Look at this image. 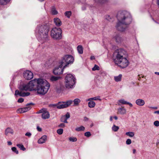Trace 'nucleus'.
Instances as JSON below:
<instances>
[{"label":"nucleus","mask_w":159,"mask_h":159,"mask_svg":"<svg viewBox=\"0 0 159 159\" xmlns=\"http://www.w3.org/2000/svg\"><path fill=\"white\" fill-rule=\"evenodd\" d=\"M42 79H35L30 81L27 84L20 85L19 87L20 90H16L15 91V96L17 97L19 96L20 97H25L29 96L30 94L29 92H23V91H36L38 84L39 83L42 82Z\"/></svg>","instance_id":"1"},{"label":"nucleus","mask_w":159,"mask_h":159,"mask_svg":"<svg viewBox=\"0 0 159 159\" xmlns=\"http://www.w3.org/2000/svg\"><path fill=\"white\" fill-rule=\"evenodd\" d=\"M117 18L118 22L117 24L116 28L118 30L121 32L125 31L126 25L129 24L132 20L130 14L126 11L119 12L117 15Z\"/></svg>","instance_id":"2"},{"label":"nucleus","mask_w":159,"mask_h":159,"mask_svg":"<svg viewBox=\"0 0 159 159\" xmlns=\"http://www.w3.org/2000/svg\"><path fill=\"white\" fill-rule=\"evenodd\" d=\"M50 29V24L43 23L38 25L35 30L36 36L41 43H44L48 40V32Z\"/></svg>","instance_id":"3"},{"label":"nucleus","mask_w":159,"mask_h":159,"mask_svg":"<svg viewBox=\"0 0 159 159\" xmlns=\"http://www.w3.org/2000/svg\"><path fill=\"white\" fill-rule=\"evenodd\" d=\"M126 53V52L124 49L119 48L116 50L113 54L115 63L122 68L126 67L129 64L128 60L124 57Z\"/></svg>","instance_id":"4"},{"label":"nucleus","mask_w":159,"mask_h":159,"mask_svg":"<svg viewBox=\"0 0 159 159\" xmlns=\"http://www.w3.org/2000/svg\"><path fill=\"white\" fill-rule=\"evenodd\" d=\"M42 82L38 84L36 90L38 94L44 95L46 94L49 88L50 84L45 80L42 79Z\"/></svg>","instance_id":"5"},{"label":"nucleus","mask_w":159,"mask_h":159,"mask_svg":"<svg viewBox=\"0 0 159 159\" xmlns=\"http://www.w3.org/2000/svg\"><path fill=\"white\" fill-rule=\"evenodd\" d=\"M65 86L68 89H72L75 83V79L73 75L70 74H67L65 78Z\"/></svg>","instance_id":"6"},{"label":"nucleus","mask_w":159,"mask_h":159,"mask_svg":"<svg viewBox=\"0 0 159 159\" xmlns=\"http://www.w3.org/2000/svg\"><path fill=\"white\" fill-rule=\"evenodd\" d=\"M74 61V57L71 55H66L63 57L61 60L60 61V63L63 66L64 68H65L69 64H72Z\"/></svg>","instance_id":"7"},{"label":"nucleus","mask_w":159,"mask_h":159,"mask_svg":"<svg viewBox=\"0 0 159 159\" xmlns=\"http://www.w3.org/2000/svg\"><path fill=\"white\" fill-rule=\"evenodd\" d=\"M62 31L60 28H54L51 31V35L54 39H60L61 38Z\"/></svg>","instance_id":"8"},{"label":"nucleus","mask_w":159,"mask_h":159,"mask_svg":"<svg viewBox=\"0 0 159 159\" xmlns=\"http://www.w3.org/2000/svg\"><path fill=\"white\" fill-rule=\"evenodd\" d=\"M73 102V101L70 100L66 102H60L58 103L57 108L59 109L66 108L70 106Z\"/></svg>","instance_id":"9"},{"label":"nucleus","mask_w":159,"mask_h":159,"mask_svg":"<svg viewBox=\"0 0 159 159\" xmlns=\"http://www.w3.org/2000/svg\"><path fill=\"white\" fill-rule=\"evenodd\" d=\"M59 66L56 67L53 70V73L55 75H59L63 73L64 68L63 66L59 63Z\"/></svg>","instance_id":"10"},{"label":"nucleus","mask_w":159,"mask_h":159,"mask_svg":"<svg viewBox=\"0 0 159 159\" xmlns=\"http://www.w3.org/2000/svg\"><path fill=\"white\" fill-rule=\"evenodd\" d=\"M24 77L26 80H30L33 77V73L30 70H26L24 73Z\"/></svg>","instance_id":"11"},{"label":"nucleus","mask_w":159,"mask_h":159,"mask_svg":"<svg viewBox=\"0 0 159 159\" xmlns=\"http://www.w3.org/2000/svg\"><path fill=\"white\" fill-rule=\"evenodd\" d=\"M34 105V104L32 102L30 103H28L26 105V107H25L22 108V111L24 112H26L30 110L31 107L30 106V105Z\"/></svg>","instance_id":"12"},{"label":"nucleus","mask_w":159,"mask_h":159,"mask_svg":"<svg viewBox=\"0 0 159 159\" xmlns=\"http://www.w3.org/2000/svg\"><path fill=\"white\" fill-rule=\"evenodd\" d=\"M118 102H119L118 105H120V104H128L130 107L133 106V105L131 103L125 101L124 99H121L119 100Z\"/></svg>","instance_id":"13"},{"label":"nucleus","mask_w":159,"mask_h":159,"mask_svg":"<svg viewBox=\"0 0 159 159\" xmlns=\"http://www.w3.org/2000/svg\"><path fill=\"white\" fill-rule=\"evenodd\" d=\"M64 87L63 84L61 83H59L57 86L56 87V89L58 92H60L61 91L63 90L64 89Z\"/></svg>","instance_id":"14"},{"label":"nucleus","mask_w":159,"mask_h":159,"mask_svg":"<svg viewBox=\"0 0 159 159\" xmlns=\"http://www.w3.org/2000/svg\"><path fill=\"white\" fill-rule=\"evenodd\" d=\"M135 103L137 105L140 106H143L145 104L144 101L141 99H138L136 100Z\"/></svg>","instance_id":"15"},{"label":"nucleus","mask_w":159,"mask_h":159,"mask_svg":"<svg viewBox=\"0 0 159 159\" xmlns=\"http://www.w3.org/2000/svg\"><path fill=\"white\" fill-rule=\"evenodd\" d=\"M114 38L116 41L118 43H120L123 41L122 38L119 34H116L114 37Z\"/></svg>","instance_id":"16"},{"label":"nucleus","mask_w":159,"mask_h":159,"mask_svg":"<svg viewBox=\"0 0 159 159\" xmlns=\"http://www.w3.org/2000/svg\"><path fill=\"white\" fill-rule=\"evenodd\" d=\"M42 118L43 119H46L49 118L50 114L48 111H44L42 115Z\"/></svg>","instance_id":"17"},{"label":"nucleus","mask_w":159,"mask_h":159,"mask_svg":"<svg viewBox=\"0 0 159 159\" xmlns=\"http://www.w3.org/2000/svg\"><path fill=\"white\" fill-rule=\"evenodd\" d=\"M54 22L55 25L57 26H60L62 24V22L61 20L57 17L54 19Z\"/></svg>","instance_id":"18"},{"label":"nucleus","mask_w":159,"mask_h":159,"mask_svg":"<svg viewBox=\"0 0 159 159\" xmlns=\"http://www.w3.org/2000/svg\"><path fill=\"white\" fill-rule=\"evenodd\" d=\"M47 139V136L46 135H43L39 139L38 143L40 144L43 143L45 142Z\"/></svg>","instance_id":"19"},{"label":"nucleus","mask_w":159,"mask_h":159,"mask_svg":"<svg viewBox=\"0 0 159 159\" xmlns=\"http://www.w3.org/2000/svg\"><path fill=\"white\" fill-rule=\"evenodd\" d=\"M60 76H51L50 78V80L52 82H55L61 79Z\"/></svg>","instance_id":"20"},{"label":"nucleus","mask_w":159,"mask_h":159,"mask_svg":"<svg viewBox=\"0 0 159 159\" xmlns=\"http://www.w3.org/2000/svg\"><path fill=\"white\" fill-rule=\"evenodd\" d=\"M118 112L121 114H124L126 113V110L124 107H122L118 109Z\"/></svg>","instance_id":"21"},{"label":"nucleus","mask_w":159,"mask_h":159,"mask_svg":"<svg viewBox=\"0 0 159 159\" xmlns=\"http://www.w3.org/2000/svg\"><path fill=\"white\" fill-rule=\"evenodd\" d=\"M122 75L120 74L118 76L114 77V80L116 82H119L121 80Z\"/></svg>","instance_id":"22"},{"label":"nucleus","mask_w":159,"mask_h":159,"mask_svg":"<svg viewBox=\"0 0 159 159\" xmlns=\"http://www.w3.org/2000/svg\"><path fill=\"white\" fill-rule=\"evenodd\" d=\"M13 130L11 129L10 128H8L5 130V134L6 135H7L9 134H13Z\"/></svg>","instance_id":"23"},{"label":"nucleus","mask_w":159,"mask_h":159,"mask_svg":"<svg viewBox=\"0 0 159 159\" xmlns=\"http://www.w3.org/2000/svg\"><path fill=\"white\" fill-rule=\"evenodd\" d=\"M51 13L53 15H56L58 14V12L54 6H52L51 8Z\"/></svg>","instance_id":"24"},{"label":"nucleus","mask_w":159,"mask_h":159,"mask_svg":"<svg viewBox=\"0 0 159 159\" xmlns=\"http://www.w3.org/2000/svg\"><path fill=\"white\" fill-rule=\"evenodd\" d=\"M88 106L89 107L93 108L95 105V103L94 101H90L88 102Z\"/></svg>","instance_id":"25"},{"label":"nucleus","mask_w":159,"mask_h":159,"mask_svg":"<svg viewBox=\"0 0 159 159\" xmlns=\"http://www.w3.org/2000/svg\"><path fill=\"white\" fill-rule=\"evenodd\" d=\"M77 50L79 52L80 54H82L83 53V48L81 45H79L77 47Z\"/></svg>","instance_id":"26"},{"label":"nucleus","mask_w":159,"mask_h":159,"mask_svg":"<svg viewBox=\"0 0 159 159\" xmlns=\"http://www.w3.org/2000/svg\"><path fill=\"white\" fill-rule=\"evenodd\" d=\"M10 0H0V4L2 5H6L8 3Z\"/></svg>","instance_id":"27"},{"label":"nucleus","mask_w":159,"mask_h":159,"mask_svg":"<svg viewBox=\"0 0 159 159\" xmlns=\"http://www.w3.org/2000/svg\"><path fill=\"white\" fill-rule=\"evenodd\" d=\"M73 102H74V106H78L80 102V100L78 98H76L73 101Z\"/></svg>","instance_id":"28"},{"label":"nucleus","mask_w":159,"mask_h":159,"mask_svg":"<svg viewBox=\"0 0 159 159\" xmlns=\"http://www.w3.org/2000/svg\"><path fill=\"white\" fill-rule=\"evenodd\" d=\"M85 129V128L84 126H81L80 127H77L75 129V130L77 131H84Z\"/></svg>","instance_id":"29"},{"label":"nucleus","mask_w":159,"mask_h":159,"mask_svg":"<svg viewBox=\"0 0 159 159\" xmlns=\"http://www.w3.org/2000/svg\"><path fill=\"white\" fill-rule=\"evenodd\" d=\"M125 134L130 137H132L134 136V133L132 132H128L125 133Z\"/></svg>","instance_id":"30"},{"label":"nucleus","mask_w":159,"mask_h":159,"mask_svg":"<svg viewBox=\"0 0 159 159\" xmlns=\"http://www.w3.org/2000/svg\"><path fill=\"white\" fill-rule=\"evenodd\" d=\"M16 145L21 150L23 151H25L26 150V148L22 144H18Z\"/></svg>","instance_id":"31"},{"label":"nucleus","mask_w":159,"mask_h":159,"mask_svg":"<svg viewBox=\"0 0 159 159\" xmlns=\"http://www.w3.org/2000/svg\"><path fill=\"white\" fill-rule=\"evenodd\" d=\"M119 129V127L118 126L116 125H114L112 127V130L114 132L117 131Z\"/></svg>","instance_id":"32"},{"label":"nucleus","mask_w":159,"mask_h":159,"mask_svg":"<svg viewBox=\"0 0 159 159\" xmlns=\"http://www.w3.org/2000/svg\"><path fill=\"white\" fill-rule=\"evenodd\" d=\"M64 14L65 16L67 17L68 18H70L71 14V12L70 11H66L65 13Z\"/></svg>","instance_id":"33"},{"label":"nucleus","mask_w":159,"mask_h":159,"mask_svg":"<svg viewBox=\"0 0 159 159\" xmlns=\"http://www.w3.org/2000/svg\"><path fill=\"white\" fill-rule=\"evenodd\" d=\"M58 106V103H56V104H50L49 105V107L52 108H57V107Z\"/></svg>","instance_id":"34"},{"label":"nucleus","mask_w":159,"mask_h":159,"mask_svg":"<svg viewBox=\"0 0 159 159\" xmlns=\"http://www.w3.org/2000/svg\"><path fill=\"white\" fill-rule=\"evenodd\" d=\"M91 99L92 100H100L101 101V100L100 98V96H97L93 98H91Z\"/></svg>","instance_id":"35"},{"label":"nucleus","mask_w":159,"mask_h":159,"mask_svg":"<svg viewBox=\"0 0 159 159\" xmlns=\"http://www.w3.org/2000/svg\"><path fill=\"white\" fill-rule=\"evenodd\" d=\"M92 70L95 71L96 70H99V67L96 65H95L92 68Z\"/></svg>","instance_id":"36"},{"label":"nucleus","mask_w":159,"mask_h":159,"mask_svg":"<svg viewBox=\"0 0 159 159\" xmlns=\"http://www.w3.org/2000/svg\"><path fill=\"white\" fill-rule=\"evenodd\" d=\"M57 133L59 134H61L63 133V129H59L57 130Z\"/></svg>","instance_id":"37"},{"label":"nucleus","mask_w":159,"mask_h":159,"mask_svg":"<svg viewBox=\"0 0 159 159\" xmlns=\"http://www.w3.org/2000/svg\"><path fill=\"white\" fill-rule=\"evenodd\" d=\"M69 140L70 141L75 142L77 141V139L75 137H71L69 138Z\"/></svg>","instance_id":"38"},{"label":"nucleus","mask_w":159,"mask_h":159,"mask_svg":"<svg viewBox=\"0 0 159 159\" xmlns=\"http://www.w3.org/2000/svg\"><path fill=\"white\" fill-rule=\"evenodd\" d=\"M95 2L98 3H104L107 2V0H94Z\"/></svg>","instance_id":"39"},{"label":"nucleus","mask_w":159,"mask_h":159,"mask_svg":"<svg viewBox=\"0 0 159 159\" xmlns=\"http://www.w3.org/2000/svg\"><path fill=\"white\" fill-rule=\"evenodd\" d=\"M11 150L13 152H15L17 154H18L19 153L18 151L17 150V149L15 147H12L11 148Z\"/></svg>","instance_id":"40"},{"label":"nucleus","mask_w":159,"mask_h":159,"mask_svg":"<svg viewBox=\"0 0 159 159\" xmlns=\"http://www.w3.org/2000/svg\"><path fill=\"white\" fill-rule=\"evenodd\" d=\"M154 125L156 127H158L159 126V121L156 120L154 122Z\"/></svg>","instance_id":"41"},{"label":"nucleus","mask_w":159,"mask_h":159,"mask_svg":"<svg viewBox=\"0 0 159 159\" xmlns=\"http://www.w3.org/2000/svg\"><path fill=\"white\" fill-rule=\"evenodd\" d=\"M91 135V133L89 132H87L84 133V135L87 137H89Z\"/></svg>","instance_id":"42"},{"label":"nucleus","mask_w":159,"mask_h":159,"mask_svg":"<svg viewBox=\"0 0 159 159\" xmlns=\"http://www.w3.org/2000/svg\"><path fill=\"white\" fill-rule=\"evenodd\" d=\"M64 116H65V119H68L70 117V114L69 113L67 112L65 115Z\"/></svg>","instance_id":"43"},{"label":"nucleus","mask_w":159,"mask_h":159,"mask_svg":"<svg viewBox=\"0 0 159 159\" xmlns=\"http://www.w3.org/2000/svg\"><path fill=\"white\" fill-rule=\"evenodd\" d=\"M126 143V144L128 145L130 144L131 143V141L130 139H127Z\"/></svg>","instance_id":"44"},{"label":"nucleus","mask_w":159,"mask_h":159,"mask_svg":"<svg viewBox=\"0 0 159 159\" xmlns=\"http://www.w3.org/2000/svg\"><path fill=\"white\" fill-rule=\"evenodd\" d=\"M17 112L18 113H24L23 111H22V108L19 109L17 111Z\"/></svg>","instance_id":"45"},{"label":"nucleus","mask_w":159,"mask_h":159,"mask_svg":"<svg viewBox=\"0 0 159 159\" xmlns=\"http://www.w3.org/2000/svg\"><path fill=\"white\" fill-rule=\"evenodd\" d=\"M24 99L23 98H20L17 101L18 102L21 103L24 101Z\"/></svg>","instance_id":"46"},{"label":"nucleus","mask_w":159,"mask_h":159,"mask_svg":"<svg viewBox=\"0 0 159 159\" xmlns=\"http://www.w3.org/2000/svg\"><path fill=\"white\" fill-rule=\"evenodd\" d=\"M25 136H27L29 137H30L31 136L32 134L30 132H27V133H25Z\"/></svg>","instance_id":"47"},{"label":"nucleus","mask_w":159,"mask_h":159,"mask_svg":"<svg viewBox=\"0 0 159 159\" xmlns=\"http://www.w3.org/2000/svg\"><path fill=\"white\" fill-rule=\"evenodd\" d=\"M65 126V125L63 123H61L58 125L59 127L64 128Z\"/></svg>","instance_id":"48"},{"label":"nucleus","mask_w":159,"mask_h":159,"mask_svg":"<svg viewBox=\"0 0 159 159\" xmlns=\"http://www.w3.org/2000/svg\"><path fill=\"white\" fill-rule=\"evenodd\" d=\"M87 6H88V5H84V6H83L82 7V10L83 11L85 10L86 9V7H87Z\"/></svg>","instance_id":"49"},{"label":"nucleus","mask_w":159,"mask_h":159,"mask_svg":"<svg viewBox=\"0 0 159 159\" xmlns=\"http://www.w3.org/2000/svg\"><path fill=\"white\" fill-rule=\"evenodd\" d=\"M44 111H45L43 109H41V110H40L39 111H37L36 113L37 114H39V113H42V114L43 113Z\"/></svg>","instance_id":"50"},{"label":"nucleus","mask_w":159,"mask_h":159,"mask_svg":"<svg viewBox=\"0 0 159 159\" xmlns=\"http://www.w3.org/2000/svg\"><path fill=\"white\" fill-rule=\"evenodd\" d=\"M106 18L107 20L110 21V19H111V17H110L108 15L106 16Z\"/></svg>","instance_id":"51"},{"label":"nucleus","mask_w":159,"mask_h":159,"mask_svg":"<svg viewBox=\"0 0 159 159\" xmlns=\"http://www.w3.org/2000/svg\"><path fill=\"white\" fill-rule=\"evenodd\" d=\"M37 129L39 131H42V129L39 126H37Z\"/></svg>","instance_id":"52"},{"label":"nucleus","mask_w":159,"mask_h":159,"mask_svg":"<svg viewBox=\"0 0 159 159\" xmlns=\"http://www.w3.org/2000/svg\"><path fill=\"white\" fill-rule=\"evenodd\" d=\"M148 107L149 108H152L155 109H157V107Z\"/></svg>","instance_id":"53"},{"label":"nucleus","mask_w":159,"mask_h":159,"mask_svg":"<svg viewBox=\"0 0 159 159\" xmlns=\"http://www.w3.org/2000/svg\"><path fill=\"white\" fill-rule=\"evenodd\" d=\"M67 119H65L64 120H62V122H63L65 123H68V122L67 121Z\"/></svg>","instance_id":"54"},{"label":"nucleus","mask_w":159,"mask_h":159,"mask_svg":"<svg viewBox=\"0 0 159 159\" xmlns=\"http://www.w3.org/2000/svg\"><path fill=\"white\" fill-rule=\"evenodd\" d=\"M65 119V116H62L61 118V121L62 122V120H64Z\"/></svg>","instance_id":"55"},{"label":"nucleus","mask_w":159,"mask_h":159,"mask_svg":"<svg viewBox=\"0 0 159 159\" xmlns=\"http://www.w3.org/2000/svg\"><path fill=\"white\" fill-rule=\"evenodd\" d=\"M84 120L85 121H88L89 120V119L86 117H84Z\"/></svg>","instance_id":"56"},{"label":"nucleus","mask_w":159,"mask_h":159,"mask_svg":"<svg viewBox=\"0 0 159 159\" xmlns=\"http://www.w3.org/2000/svg\"><path fill=\"white\" fill-rule=\"evenodd\" d=\"M90 59L91 60H93L95 59V57L94 56H92L90 57Z\"/></svg>","instance_id":"57"},{"label":"nucleus","mask_w":159,"mask_h":159,"mask_svg":"<svg viewBox=\"0 0 159 159\" xmlns=\"http://www.w3.org/2000/svg\"><path fill=\"white\" fill-rule=\"evenodd\" d=\"M7 143L8 145H11L12 144V143L10 141H8Z\"/></svg>","instance_id":"58"},{"label":"nucleus","mask_w":159,"mask_h":159,"mask_svg":"<svg viewBox=\"0 0 159 159\" xmlns=\"http://www.w3.org/2000/svg\"><path fill=\"white\" fill-rule=\"evenodd\" d=\"M154 114H159V111H156L154 112Z\"/></svg>","instance_id":"59"},{"label":"nucleus","mask_w":159,"mask_h":159,"mask_svg":"<svg viewBox=\"0 0 159 159\" xmlns=\"http://www.w3.org/2000/svg\"><path fill=\"white\" fill-rule=\"evenodd\" d=\"M133 153L135 154L136 152V150L135 149H134L133 150Z\"/></svg>","instance_id":"60"},{"label":"nucleus","mask_w":159,"mask_h":159,"mask_svg":"<svg viewBox=\"0 0 159 159\" xmlns=\"http://www.w3.org/2000/svg\"><path fill=\"white\" fill-rule=\"evenodd\" d=\"M114 118L115 119V120H117L118 119V118L116 116H115L114 117Z\"/></svg>","instance_id":"61"},{"label":"nucleus","mask_w":159,"mask_h":159,"mask_svg":"<svg viewBox=\"0 0 159 159\" xmlns=\"http://www.w3.org/2000/svg\"><path fill=\"white\" fill-rule=\"evenodd\" d=\"M112 116H110V121H111L112 120Z\"/></svg>","instance_id":"62"},{"label":"nucleus","mask_w":159,"mask_h":159,"mask_svg":"<svg viewBox=\"0 0 159 159\" xmlns=\"http://www.w3.org/2000/svg\"><path fill=\"white\" fill-rule=\"evenodd\" d=\"M155 74L157 75H159V72H155Z\"/></svg>","instance_id":"63"},{"label":"nucleus","mask_w":159,"mask_h":159,"mask_svg":"<svg viewBox=\"0 0 159 159\" xmlns=\"http://www.w3.org/2000/svg\"><path fill=\"white\" fill-rule=\"evenodd\" d=\"M157 4L159 7V0H157Z\"/></svg>","instance_id":"64"}]
</instances>
